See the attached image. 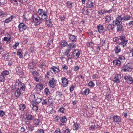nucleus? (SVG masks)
<instances>
[{"instance_id":"11","label":"nucleus","mask_w":133,"mask_h":133,"mask_svg":"<svg viewBox=\"0 0 133 133\" xmlns=\"http://www.w3.org/2000/svg\"><path fill=\"white\" fill-rule=\"evenodd\" d=\"M121 78V75L120 74H117L115 75L113 79V81L117 83H119L120 82Z\"/></svg>"},{"instance_id":"19","label":"nucleus","mask_w":133,"mask_h":133,"mask_svg":"<svg viewBox=\"0 0 133 133\" xmlns=\"http://www.w3.org/2000/svg\"><path fill=\"white\" fill-rule=\"evenodd\" d=\"M121 18L122 22L124 21L129 20L131 19V17L129 15H125L123 17H122L121 15Z\"/></svg>"},{"instance_id":"16","label":"nucleus","mask_w":133,"mask_h":133,"mask_svg":"<svg viewBox=\"0 0 133 133\" xmlns=\"http://www.w3.org/2000/svg\"><path fill=\"white\" fill-rule=\"evenodd\" d=\"M59 44L62 48L65 47L68 45V43L64 40H62L59 42Z\"/></svg>"},{"instance_id":"43","label":"nucleus","mask_w":133,"mask_h":133,"mask_svg":"<svg viewBox=\"0 0 133 133\" xmlns=\"http://www.w3.org/2000/svg\"><path fill=\"white\" fill-rule=\"evenodd\" d=\"M23 52L21 50H18L17 52V55L19 56V58H22L23 57Z\"/></svg>"},{"instance_id":"63","label":"nucleus","mask_w":133,"mask_h":133,"mask_svg":"<svg viewBox=\"0 0 133 133\" xmlns=\"http://www.w3.org/2000/svg\"><path fill=\"white\" fill-rule=\"evenodd\" d=\"M5 113L2 110L0 111V116L2 117L5 115Z\"/></svg>"},{"instance_id":"59","label":"nucleus","mask_w":133,"mask_h":133,"mask_svg":"<svg viewBox=\"0 0 133 133\" xmlns=\"http://www.w3.org/2000/svg\"><path fill=\"white\" fill-rule=\"evenodd\" d=\"M60 117L57 116H56L55 118H54V121L55 122H58V120L60 119Z\"/></svg>"},{"instance_id":"7","label":"nucleus","mask_w":133,"mask_h":133,"mask_svg":"<svg viewBox=\"0 0 133 133\" xmlns=\"http://www.w3.org/2000/svg\"><path fill=\"white\" fill-rule=\"evenodd\" d=\"M57 82V80L54 78H51L49 82V85L50 87L53 88L56 86Z\"/></svg>"},{"instance_id":"31","label":"nucleus","mask_w":133,"mask_h":133,"mask_svg":"<svg viewBox=\"0 0 133 133\" xmlns=\"http://www.w3.org/2000/svg\"><path fill=\"white\" fill-rule=\"evenodd\" d=\"M114 26L113 25L111 24H109L107 26H105V28L108 30L109 31L112 30L114 28Z\"/></svg>"},{"instance_id":"48","label":"nucleus","mask_w":133,"mask_h":133,"mask_svg":"<svg viewBox=\"0 0 133 133\" xmlns=\"http://www.w3.org/2000/svg\"><path fill=\"white\" fill-rule=\"evenodd\" d=\"M34 62L32 61L31 63H30L29 64L28 68L29 69H32L34 68Z\"/></svg>"},{"instance_id":"44","label":"nucleus","mask_w":133,"mask_h":133,"mask_svg":"<svg viewBox=\"0 0 133 133\" xmlns=\"http://www.w3.org/2000/svg\"><path fill=\"white\" fill-rule=\"evenodd\" d=\"M119 39L121 41L126 39L125 36L123 34H122L121 35L119 36Z\"/></svg>"},{"instance_id":"29","label":"nucleus","mask_w":133,"mask_h":133,"mask_svg":"<svg viewBox=\"0 0 133 133\" xmlns=\"http://www.w3.org/2000/svg\"><path fill=\"white\" fill-rule=\"evenodd\" d=\"M82 12L83 14L87 15L88 13V10L87 7H84L82 10Z\"/></svg>"},{"instance_id":"52","label":"nucleus","mask_w":133,"mask_h":133,"mask_svg":"<svg viewBox=\"0 0 133 133\" xmlns=\"http://www.w3.org/2000/svg\"><path fill=\"white\" fill-rule=\"evenodd\" d=\"M12 20V18H11L10 17L5 19L4 22L5 23H8L11 21Z\"/></svg>"},{"instance_id":"47","label":"nucleus","mask_w":133,"mask_h":133,"mask_svg":"<svg viewBox=\"0 0 133 133\" xmlns=\"http://www.w3.org/2000/svg\"><path fill=\"white\" fill-rule=\"evenodd\" d=\"M105 23L106 24V23H107V22H109L110 21L111 19V17L110 16H107L105 17Z\"/></svg>"},{"instance_id":"17","label":"nucleus","mask_w":133,"mask_h":133,"mask_svg":"<svg viewBox=\"0 0 133 133\" xmlns=\"http://www.w3.org/2000/svg\"><path fill=\"white\" fill-rule=\"evenodd\" d=\"M31 104L32 106V109L33 110L37 111L38 110V108L37 104L35 103L34 102H31Z\"/></svg>"},{"instance_id":"61","label":"nucleus","mask_w":133,"mask_h":133,"mask_svg":"<svg viewBox=\"0 0 133 133\" xmlns=\"http://www.w3.org/2000/svg\"><path fill=\"white\" fill-rule=\"evenodd\" d=\"M79 67L77 66H75L73 69V70L75 71H76L79 70Z\"/></svg>"},{"instance_id":"37","label":"nucleus","mask_w":133,"mask_h":133,"mask_svg":"<svg viewBox=\"0 0 133 133\" xmlns=\"http://www.w3.org/2000/svg\"><path fill=\"white\" fill-rule=\"evenodd\" d=\"M46 21V23L48 26L51 27L52 26V24L51 19H49L48 20L47 19Z\"/></svg>"},{"instance_id":"20","label":"nucleus","mask_w":133,"mask_h":133,"mask_svg":"<svg viewBox=\"0 0 133 133\" xmlns=\"http://www.w3.org/2000/svg\"><path fill=\"white\" fill-rule=\"evenodd\" d=\"M113 118L114 119V121L116 123L119 122L121 121V119L120 117L117 115L113 116Z\"/></svg>"},{"instance_id":"39","label":"nucleus","mask_w":133,"mask_h":133,"mask_svg":"<svg viewBox=\"0 0 133 133\" xmlns=\"http://www.w3.org/2000/svg\"><path fill=\"white\" fill-rule=\"evenodd\" d=\"M117 59L122 63L124 60L125 57L122 55H120L118 56V57Z\"/></svg>"},{"instance_id":"13","label":"nucleus","mask_w":133,"mask_h":133,"mask_svg":"<svg viewBox=\"0 0 133 133\" xmlns=\"http://www.w3.org/2000/svg\"><path fill=\"white\" fill-rule=\"evenodd\" d=\"M7 37H4L3 39V41H7V43H9L11 41V38L10 34H7Z\"/></svg>"},{"instance_id":"40","label":"nucleus","mask_w":133,"mask_h":133,"mask_svg":"<svg viewBox=\"0 0 133 133\" xmlns=\"http://www.w3.org/2000/svg\"><path fill=\"white\" fill-rule=\"evenodd\" d=\"M67 6L69 8L72 9L74 7V3H70L69 2H68Z\"/></svg>"},{"instance_id":"4","label":"nucleus","mask_w":133,"mask_h":133,"mask_svg":"<svg viewBox=\"0 0 133 133\" xmlns=\"http://www.w3.org/2000/svg\"><path fill=\"white\" fill-rule=\"evenodd\" d=\"M18 27L19 32H21L25 30L27 28V26L26 24L22 22L20 23L18 25Z\"/></svg>"},{"instance_id":"45","label":"nucleus","mask_w":133,"mask_h":133,"mask_svg":"<svg viewBox=\"0 0 133 133\" xmlns=\"http://www.w3.org/2000/svg\"><path fill=\"white\" fill-rule=\"evenodd\" d=\"M27 120L30 121L34 119V116L31 115H29L26 117Z\"/></svg>"},{"instance_id":"24","label":"nucleus","mask_w":133,"mask_h":133,"mask_svg":"<svg viewBox=\"0 0 133 133\" xmlns=\"http://www.w3.org/2000/svg\"><path fill=\"white\" fill-rule=\"evenodd\" d=\"M113 63L114 65L119 66L121 65L122 63L120 62V61L117 59L113 61Z\"/></svg>"},{"instance_id":"64","label":"nucleus","mask_w":133,"mask_h":133,"mask_svg":"<svg viewBox=\"0 0 133 133\" xmlns=\"http://www.w3.org/2000/svg\"><path fill=\"white\" fill-rule=\"evenodd\" d=\"M54 133H61V130L59 128H57L56 129Z\"/></svg>"},{"instance_id":"60","label":"nucleus","mask_w":133,"mask_h":133,"mask_svg":"<svg viewBox=\"0 0 133 133\" xmlns=\"http://www.w3.org/2000/svg\"><path fill=\"white\" fill-rule=\"evenodd\" d=\"M28 128L29 131H32L34 130V127L33 126L31 125L29 127H28Z\"/></svg>"},{"instance_id":"35","label":"nucleus","mask_w":133,"mask_h":133,"mask_svg":"<svg viewBox=\"0 0 133 133\" xmlns=\"http://www.w3.org/2000/svg\"><path fill=\"white\" fill-rule=\"evenodd\" d=\"M60 119L61 122L63 123H66L67 121L66 117V116H63L60 118Z\"/></svg>"},{"instance_id":"3","label":"nucleus","mask_w":133,"mask_h":133,"mask_svg":"<svg viewBox=\"0 0 133 133\" xmlns=\"http://www.w3.org/2000/svg\"><path fill=\"white\" fill-rule=\"evenodd\" d=\"M122 22L121 18V15L118 16L115 19L113 22V25L114 26L119 25L121 24H122Z\"/></svg>"},{"instance_id":"58","label":"nucleus","mask_w":133,"mask_h":133,"mask_svg":"<svg viewBox=\"0 0 133 133\" xmlns=\"http://www.w3.org/2000/svg\"><path fill=\"white\" fill-rule=\"evenodd\" d=\"M5 14L4 13L2 10L0 9V17H3L4 16Z\"/></svg>"},{"instance_id":"36","label":"nucleus","mask_w":133,"mask_h":133,"mask_svg":"<svg viewBox=\"0 0 133 133\" xmlns=\"http://www.w3.org/2000/svg\"><path fill=\"white\" fill-rule=\"evenodd\" d=\"M46 12V11H44L42 9H39L37 13L39 15H41L42 16Z\"/></svg>"},{"instance_id":"46","label":"nucleus","mask_w":133,"mask_h":133,"mask_svg":"<svg viewBox=\"0 0 133 133\" xmlns=\"http://www.w3.org/2000/svg\"><path fill=\"white\" fill-rule=\"evenodd\" d=\"M39 120L38 119H36L34 120L33 123L36 126H37L39 125Z\"/></svg>"},{"instance_id":"25","label":"nucleus","mask_w":133,"mask_h":133,"mask_svg":"<svg viewBox=\"0 0 133 133\" xmlns=\"http://www.w3.org/2000/svg\"><path fill=\"white\" fill-rule=\"evenodd\" d=\"M128 40L125 39L119 42V43L122 45L123 47L127 46V44L128 43Z\"/></svg>"},{"instance_id":"6","label":"nucleus","mask_w":133,"mask_h":133,"mask_svg":"<svg viewBox=\"0 0 133 133\" xmlns=\"http://www.w3.org/2000/svg\"><path fill=\"white\" fill-rule=\"evenodd\" d=\"M62 81L61 85L64 87H66L68 86L69 84V80L65 77H62L61 78Z\"/></svg>"},{"instance_id":"12","label":"nucleus","mask_w":133,"mask_h":133,"mask_svg":"<svg viewBox=\"0 0 133 133\" xmlns=\"http://www.w3.org/2000/svg\"><path fill=\"white\" fill-rule=\"evenodd\" d=\"M50 69L53 71V73H54L55 74L58 73L60 72L59 69L55 66H53L51 67Z\"/></svg>"},{"instance_id":"33","label":"nucleus","mask_w":133,"mask_h":133,"mask_svg":"<svg viewBox=\"0 0 133 133\" xmlns=\"http://www.w3.org/2000/svg\"><path fill=\"white\" fill-rule=\"evenodd\" d=\"M79 125L77 122H74L73 125V130H77L79 129Z\"/></svg>"},{"instance_id":"2","label":"nucleus","mask_w":133,"mask_h":133,"mask_svg":"<svg viewBox=\"0 0 133 133\" xmlns=\"http://www.w3.org/2000/svg\"><path fill=\"white\" fill-rule=\"evenodd\" d=\"M38 95H39V94H37L36 95H33L31 96V97H33L34 100L32 101V102H34V103L36 104H38L41 102L42 101V99L39 98Z\"/></svg>"},{"instance_id":"38","label":"nucleus","mask_w":133,"mask_h":133,"mask_svg":"<svg viewBox=\"0 0 133 133\" xmlns=\"http://www.w3.org/2000/svg\"><path fill=\"white\" fill-rule=\"evenodd\" d=\"M19 108L20 110L23 111L26 108V105L25 104H20L19 105Z\"/></svg>"},{"instance_id":"1","label":"nucleus","mask_w":133,"mask_h":133,"mask_svg":"<svg viewBox=\"0 0 133 133\" xmlns=\"http://www.w3.org/2000/svg\"><path fill=\"white\" fill-rule=\"evenodd\" d=\"M32 18L34 22L37 25H39L42 22V20L41 18L37 14H34Z\"/></svg>"},{"instance_id":"10","label":"nucleus","mask_w":133,"mask_h":133,"mask_svg":"<svg viewBox=\"0 0 133 133\" xmlns=\"http://www.w3.org/2000/svg\"><path fill=\"white\" fill-rule=\"evenodd\" d=\"M19 86L20 87L19 90L20 91H24L26 89L25 84L21 82H19L18 83Z\"/></svg>"},{"instance_id":"55","label":"nucleus","mask_w":133,"mask_h":133,"mask_svg":"<svg viewBox=\"0 0 133 133\" xmlns=\"http://www.w3.org/2000/svg\"><path fill=\"white\" fill-rule=\"evenodd\" d=\"M31 72L34 77H36L39 74L36 71H32Z\"/></svg>"},{"instance_id":"41","label":"nucleus","mask_w":133,"mask_h":133,"mask_svg":"<svg viewBox=\"0 0 133 133\" xmlns=\"http://www.w3.org/2000/svg\"><path fill=\"white\" fill-rule=\"evenodd\" d=\"M95 5V3L91 2H88L87 5L88 7L89 8H92Z\"/></svg>"},{"instance_id":"26","label":"nucleus","mask_w":133,"mask_h":133,"mask_svg":"<svg viewBox=\"0 0 133 133\" xmlns=\"http://www.w3.org/2000/svg\"><path fill=\"white\" fill-rule=\"evenodd\" d=\"M54 101V98L52 96H50L48 97V103L50 104H52Z\"/></svg>"},{"instance_id":"22","label":"nucleus","mask_w":133,"mask_h":133,"mask_svg":"<svg viewBox=\"0 0 133 133\" xmlns=\"http://www.w3.org/2000/svg\"><path fill=\"white\" fill-rule=\"evenodd\" d=\"M53 72L51 70H49L47 71L46 74L45 75V78L46 79H49L50 76H51Z\"/></svg>"},{"instance_id":"28","label":"nucleus","mask_w":133,"mask_h":133,"mask_svg":"<svg viewBox=\"0 0 133 133\" xmlns=\"http://www.w3.org/2000/svg\"><path fill=\"white\" fill-rule=\"evenodd\" d=\"M121 50V49L120 46L118 45L116 46L114 48V51L116 54H118L119 53Z\"/></svg>"},{"instance_id":"21","label":"nucleus","mask_w":133,"mask_h":133,"mask_svg":"<svg viewBox=\"0 0 133 133\" xmlns=\"http://www.w3.org/2000/svg\"><path fill=\"white\" fill-rule=\"evenodd\" d=\"M43 85L42 84L40 83L37 85L36 87V90L38 91L42 90L43 88Z\"/></svg>"},{"instance_id":"51","label":"nucleus","mask_w":133,"mask_h":133,"mask_svg":"<svg viewBox=\"0 0 133 133\" xmlns=\"http://www.w3.org/2000/svg\"><path fill=\"white\" fill-rule=\"evenodd\" d=\"M5 80V77L2 74H1L0 75V81L4 82Z\"/></svg>"},{"instance_id":"49","label":"nucleus","mask_w":133,"mask_h":133,"mask_svg":"<svg viewBox=\"0 0 133 133\" xmlns=\"http://www.w3.org/2000/svg\"><path fill=\"white\" fill-rule=\"evenodd\" d=\"M70 50L68 49H66L64 52V55H65L66 56H68L70 55Z\"/></svg>"},{"instance_id":"34","label":"nucleus","mask_w":133,"mask_h":133,"mask_svg":"<svg viewBox=\"0 0 133 133\" xmlns=\"http://www.w3.org/2000/svg\"><path fill=\"white\" fill-rule=\"evenodd\" d=\"M90 89L88 88H87L83 91L82 92V94L83 95H87L89 93Z\"/></svg>"},{"instance_id":"32","label":"nucleus","mask_w":133,"mask_h":133,"mask_svg":"<svg viewBox=\"0 0 133 133\" xmlns=\"http://www.w3.org/2000/svg\"><path fill=\"white\" fill-rule=\"evenodd\" d=\"M21 94L20 91L18 88L15 91V95L17 97H19Z\"/></svg>"},{"instance_id":"56","label":"nucleus","mask_w":133,"mask_h":133,"mask_svg":"<svg viewBox=\"0 0 133 133\" xmlns=\"http://www.w3.org/2000/svg\"><path fill=\"white\" fill-rule=\"evenodd\" d=\"M64 110L65 109L63 107H62L59 109V111L62 113H64L65 112Z\"/></svg>"},{"instance_id":"53","label":"nucleus","mask_w":133,"mask_h":133,"mask_svg":"<svg viewBox=\"0 0 133 133\" xmlns=\"http://www.w3.org/2000/svg\"><path fill=\"white\" fill-rule=\"evenodd\" d=\"M1 74H2L3 76H6L8 75L9 74V72L8 71L5 70L2 72Z\"/></svg>"},{"instance_id":"30","label":"nucleus","mask_w":133,"mask_h":133,"mask_svg":"<svg viewBox=\"0 0 133 133\" xmlns=\"http://www.w3.org/2000/svg\"><path fill=\"white\" fill-rule=\"evenodd\" d=\"M47 12H46L42 16L41 19L43 20L46 21L48 19V16L47 15Z\"/></svg>"},{"instance_id":"27","label":"nucleus","mask_w":133,"mask_h":133,"mask_svg":"<svg viewBox=\"0 0 133 133\" xmlns=\"http://www.w3.org/2000/svg\"><path fill=\"white\" fill-rule=\"evenodd\" d=\"M123 24H122V23L119 24V25H116L117 26L116 28V30L117 32H119L122 30L123 27Z\"/></svg>"},{"instance_id":"18","label":"nucleus","mask_w":133,"mask_h":133,"mask_svg":"<svg viewBox=\"0 0 133 133\" xmlns=\"http://www.w3.org/2000/svg\"><path fill=\"white\" fill-rule=\"evenodd\" d=\"M69 38L70 41L72 42L76 41L77 39L76 36L73 35H71L70 34H69Z\"/></svg>"},{"instance_id":"50","label":"nucleus","mask_w":133,"mask_h":133,"mask_svg":"<svg viewBox=\"0 0 133 133\" xmlns=\"http://www.w3.org/2000/svg\"><path fill=\"white\" fill-rule=\"evenodd\" d=\"M88 85L91 87L92 88L95 86V84L92 81H91L88 83Z\"/></svg>"},{"instance_id":"5","label":"nucleus","mask_w":133,"mask_h":133,"mask_svg":"<svg viewBox=\"0 0 133 133\" xmlns=\"http://www.w3.org/2000/svg\"><path fill=\"white\" fill-rule=\"evenodd\" d=\"M132 65L130 64H127L126 65L122 67V70L125 72L131 71L132 70Z\"/></svg>"},{"instance_id":"8","label":"nucleus","mask_w":133,"mask_h":133,"mask_svg":"<svg viewBox=\"0 0 133 133\" xmlns=\"http://www.w3.org/2000/svg\"><path fill=\"white\" fill-rule=\"evenodd\" d=\"M46 62L45 61H43L39 63L38 64V67L41 69H42V72L44 73L45 71L44 70L46 68V66L45 65Z\"/></svg>"},{"instance_id":"14","label":"nucleus","mask_w":133,"mask_h":133,"mask_svg":"<svg viewBox=\"0 0 133 133\" xmlns=\"http://www.w3.org/2000/svg\"><path fill=\"white\" fill-rule=\"evenodd\" d=\"M97 28L98 32L100 33L102 32L104 29L103 26L101 24L98 25Z\"/></svg>"},{"instance_id":"62","label":"nucleus","mask_w":133,"mask_h":133,"mask_svg":"<svg viewBox=\"0 0 133 133\" xmlns=\"http://www.w3.org/2000/svg\"><path fill=\"white\" fill-rule=\"evenodd\" d=\"M19 43L16 42L14 45H13L12 47L14 49H16L17 47L19 45Z\"/></svg>"},{"instance_id":"42","label":"nucleus","mask_w":133,"mask_h":133,"mask_svg":"<svg viewBox=\"0 0 133 133\" xmlns=\"http://www.w3.org/2000/svg\"><path fill=\"white\" fill-rule=\"evenodd\" d=\"M44 92L46 95H49L51 93L49 91V89L48 88H46L44 90Z\"/></svg>"},{"instance_id":"23","label":"nucleus","mask_w":133,"mask_h":133,"mask_svg":"<svg viewBox=\"0 0 133 133\" xmlns=\"http://www.w3.org/2000/svg\"><path fill=\"white\" fill-rule=\"evenodd\" d=\"M73 54L75 56H76L77 58H78L80 55V53L78 49H75L73 52Z\"/></svg>"},{"instance_id":"9","label":"nucleus","mask_w":133,"mask_h":133,"mask_svg":"<svg viewBox=\"0 0 133 133\" xmlns=\"http://www.w3.org/2000/svg\"><path fill=\"white\" fill-rule=\"evenodd\" d=\"M124 78L129 84H131L133 83V78L130 76L125 75Z\"/></svg>"},{"instance_id":"15","label":"nucleus","mask_w":133,"mask_h":133,"mask_svg":"<svg viewBox=\"0 0 133 133\" xmlns=\"http://www.w3.org/2000/svg\"><path fill=\"white\" fill-rule=\"evenodd\" d=\"M76 46V45L72 43H69L68 44L67 46L68 49L71 51L73 48H75Z\"/></svg>"},{"instance_id":"57","label":"nucleus","mask_w":133,"mask_h":133,"mask_svg":"<svg viewBox=\"0 0 133 133\" xmlns=\"http://www.w3.org/2000/svg\"><path fill=\"white\" fill-rule=\"evenodd\" d=\"M19 3H18L17 2V0H14L13 4L15 5H20L21 4V2L20 1H19Z\"/></svg>"},{"instance_id":"54","label":"nucleus","mask_w":133,"mask_h":133,"mask_svg":"<svg viewBox=\"0 0 133 133\" xmlns=\"http://www.w3.org/2000/svg\"><path fill=\"white\" fill-rule=\"evenodd\" d=\"M105 13H106V10L103 9L100 10L98 12V14L100 15H102Z\"/></svg>"}]
</instances>
